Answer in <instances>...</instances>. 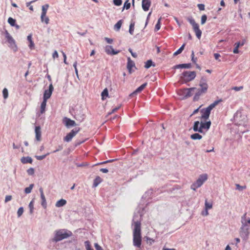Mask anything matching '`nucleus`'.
Segmentation results:
<instances>
[{
    "label": "nucleus",
    "mask_w": 250,
    "mask_h": 250,
    "mask_svg": "<svg viewBox=\"0 0 250 250\" xmlns=\"http://www.w3.org/2000/svg\"><path fill=\"white\" fill-rule=\"evenodd\" d=\"M54 234V237L52 239V241L55 243L70 237L73 234L71 231L66 229L56 230L55 231Z\"/></svg>",
    "instance_id": "f03ea898"
},
{
    "label": "nucleus",
    "mask_w": 250,
    "mask_h": 250,
    "mask_svg": "<svg viewBox=\"0 0 250 250\" xmlns=\"http://www.w3.org/2000/svg\"><path fill=\"white\" fill-rule=\"evenodd\" d=\"M150 4V0H142V8L145 11L148 10Z\"/></svg>",
    "instance_id": "6ab92c4d"
},
{
    "label": "nucleus",
    "mask_w": 250,
    "mask_h": 250,
    "mask_svg": "<svg viewBox=\"0 0 250 250\" xmlns=\"http://www.w3.org/2000/svg\"><path fill=\"white\" fill-rule=\"evenodd\" d=\"M196 76L194 71H184L180 76V79L183 83H187L193 80Z\"/></svg>",
    "instance_id": "7ed1b4c3"
},
{
    "label": "nucleus",
    "mask_w": 250,
    "mask_h": 250,
    "mask_svg": "<svg viewBox=\"0 0 250 250\" xmlns=\"http://www.w3.org/2000/svg\"><path fill=\"white\" fill-rule=\"evenodd\" d=\"M211 122L210 121H207L206 122H201L200 123L201 129L204 131V129H206V131L208 130L211 125Z\"/></svg>",
    "instance_id": "aec40b11"
},
{
    "label": "nucleus",
    "mask_w": 250,
    "mask_h": 250,
    "mask_svg": "<svg viewBox=\"0 0 250 250\" xmlns=\"http://www.w3.org/2000/svg\"><path fill=\"white\" fill-rule=\"evenodd\" d=\"M190 138L192 140H201L202 138V136L198 133H195L190 135Z\"/></svg>",
    "instance_id": "cd10ccee"
},
{
    "label": "nucleus",
    "mask_w": 250,
    "mask_h": 250,
    "mask_svg": "<svg viewBox=\"0 0 250 250\" xmlns=\"http://www.w3.org/2000/svg\"><path fill=\"white\" fill-rule=\"evenodd\" d=\"M12 197L11 195H6L5 198V202L7 203L11 200Z\"/></svg>",
    "instance_id": "4d7b16f0"
},
{
    "label": "nucleus",
    "mask_w": 250,
    "mask_h": 250,
    "mask_svg": "<svg viewBox=\"0 0 250 250\" xmlns=\"http://www.w3.org/2000/svg\"><path fill=\"white\" fill-rule=\"evenodd\" d=\"M181 64V68H190L191 67V63H183Z\"/></svg>",
    "instance_id": "49530a36"
},
{
    "label": "nucleus",
    "mask_w": 250,
    "mask_h": 250,
    "mask_svg": "<svg viewBox=\"0 0 250 250\" xmlns=\"http://www.w3.org/2000/svg\"><path fill=\"white\" fill-rule=\"evenodd\" d=\"M232 89H234V90L236 91H240L241 89H243V86H239V87L235 86V87H233L232 88Z\"/></svg>",
    "instance_id": "e2e57ef3"
},
{
    "label": "nucleus",
    "mask_w": 250,
    "mask_h": 250,
    "mask_svg": "<svg viewBox=\"0 0 250 250\" xmlns=\"http://www.w3.org/2000/svg\"><path fill=\"white\" fill-rule=\"evenodd\" d=\"M21 161L22 164H31L33 162V160L31 157L27 156L22 157L21 159Z\"/></svg>",
    "instance_id": "b1692460"
},
{
    "label": "nucleus",
    "mask_w": 250,
    "mask_h": 250,
    "mask_svg": "<svg viewBox=\"0 0 250 250\" xmlns=\"http://www.w3.org/2000/svg\"><path fill=\"white\" fill-rule=\"evenodd\" d=\"M84 244L86 250H93V249L91 248L90 242L88 241H86L84 242Z\"/></svg>",
    "instance_id": "79ce46f5"
},
{
    "label": "nucleus",
    "mask_w": 250,
    "mask_h": 250,
    "mask_svg": "<svg viewBox=\"0 0 250 250\" xmlns=\"http://www.w3.org/2000/svg\"><path fill=\"white\" fill-rule=\"evenodd\" d=\"M197 6L200 10H204L205 9V5L203 4H198Z\"/></svg>",
    "instance_id": "bf43d9fd"
},
{
    "label": "nucleus",
    "mask_w": 250,
    "mask_h": 250,
    "mask_svg": "<svg viewBox=\"0 0 250 250\" xmlns=\"http://www.w3.org/2000/svg\"><path fill=\"white\" fill-rule=\"evenodd\" d=\"M28 207L30 209V213L32 214L34 209V200H32L29 203Z\"/></svg>",
    "instance_id": "58836bf2"
},
{
    "label": "nucleus",
    "mask_w": 250,
    "mask_h": 250,
    "mask_svg": "<svg viewBox=\"0 0 250 250\" xmlns=\"http://www.w3.org/2000/svg\"><path fill=\"white\" fill-rule=\"evenodd\" d=\"M39 191L41 194V198L42 200L41 205L44 208H46L47 207V203L46 201L45 197L43 193V188H39Z\"/></svg>",
    "instance_id": "4468645a"
},
{
    "label": "nucleus",
    "mask_w": 250,
    "mask_h": 250,
    "mask_svg": "<svg viewBox=\"0 0 250 250\" xmlns=\"http://www.w3.org/2000/svg\"><path fill=\"white\" fill-rule=\"evenodd\" d=\"M101 96L102 97L103 100L104 99L105 97H107L108 96V91L106 88L104 89V90L102 91Z\"/></svg>",
    "instance_id": "4c0bfd02"
},
{
    "label": "nucleus",
    "mask_w": 250,
    "mask_h": 250,
    "mask_svg": "<svg viewBox=\"0 0 250 250\" xmlns=\"http://www.w3.org/2000/svg\"><path fill=\"white\" fill-rule=\"evenodd\" d=\"M23 212V208L22 207H20L17 211V215L19 217H20Z\"/></svg>",
    "instance_id": "09e8293b"
},
{
    "label": "nucleus",
    "mask_w": 250,
    "mask_h": 250,
    "mask_svg": "<svg viewBox=\"0 0 250 250\" xmlns=\"http://www.w3.org/2000/svg\"><path fill=\"white\" fill-rule=\"evenodd\" d=\"M80 127L73 129L66 135V136L63 138V141L66 142H70L72 138L80 131Z\"/></svg>",
    "instance_id": "6e6552de"
},
{
    "label": "nucleus",
    "mask_w": 250,
    "mask_h": 250,
    "mask_svg": "<svg viewBox=\"0 0 250 250\" xmlns=\"http://www.w3.org/2000/svg\"><path fill=\"white\" fill-rule=\"evenodd\" d=\"M235 47L233 49V52L234 54H237L239 53V44H238L237 45H234Z\"/></svg>",
    "instance_id": "5fc2aeb1"
},
{
    "label": "nucleus",
    "mask_w": 250,
    "mask_h": 250,
    "mask_svg": "<svg viewBox=\"0 0 250 250\" xmlns=\"http://www.w3.org/2000/svg\"><path fill=\"white\" fill-rule=\"evenodd\" d=\"M129 0H126L124 4L123 10L124 9H128L130 7V3L128 2Z\"/></svg>",
    "instance_id": "a19ab883"
},
{
    "label": "nucleus",
    "mask_w": 250,
    "mask_h": 250,
    "mask_svg": "<svg viewBox=\"0 0 250 250\" xmlns=\"http://www.w3.org/2000/svg\"><path fill=\"white\" fill-rule=\"evenodd\" d=\"M161 19V18L159 19V20H158L157 23L155 25V30L156 31H158V30H159L160 29V27H161V23H160Z\"/></svg>",
    "instance_id": "a18cd8bd"
},
{
    "label": "nucleus",
    "mask_w": 250,
    "mask_h": 250,
    "mask_svg": "<svg viewBox=\"0 0 250 250\" xmlns=\"http://www.w3.org/2000/svg\"><path fill=\"white\" fill-rule=\"evenodd\" d=\"M200 111L202 113L201 116L202 119L205 120L208 119L210 112L207 108L202 109Z\"/></svg>",
    "instance_id": "f3484780"
},
{
    "label": "nucleus",
    "mask_w": 250,
    "mask_h": 250,
    "mask_svg": "<svg viewBox=\"0 0 250 250\" xmlns=\"http://www.w3.org/2000/svg\"><path fill=\"white\" fill-rule=\"evenodd\" d=\"M95 247L96 250H103L102 248L97 243L95 244Z\"/></svg>",
    "instance_id": "680f3d73"
},
{
    "label": "nucleus",
    "mask_w": 250,
    "mask_h": 250,
    "mask_svg": "<svg viewBox=\"0 0 250 250\" xmlns=\"http://www.w3.org/2000/svg\"><path fill=\"white\" fill-rule=\"evenodd\" d=\"M62 123L67 128H70L77 125L76 122L74 120L66 117L63 118Z\"/></svg>",
    "instance_id": "9d476101"
},
{
    "label": "nucleus",
    "mask_w": 250,
    "mask_h": 250,
    "mask_svg": "<svg viewBox=\"0 0 250 250\" xmlns=\"http://www.w3.org/2000/svg\"><path fill=\"white\" fill-rule=\"evenodd\" d=\"M235 186L236 187V189L239 191H242L243 189H245L246 188V186H242L238 184H235Z\"/></svg>",
    "instance_id": "37998d69"
},
{
    "label": "nucleus",
    "mask_w": 250,
    "mask_h": 250,
    "mask_svg": "<svg viewBox=\"0 0 250 250\" xmlns=\"http://www.w3.org/2000/svg\"><path fill=\"white\" fill-rule=\"evenodd\" d=\"M54 87L52 83H51L48 89L44 91L43 93V99L47 100L51 97L52 92L53 91Z\"/></svg>",
    "instance_id": "9b49d317"
},
{
    "label": "nucleus",
    "mask_w": 250,
    "mask_h": 250,
    "mask_svg": "<svg viewBox=\"0 0 250 250\" xmlns=\"http://www.w3.org/2000/svg\"><path fill=\"white\" fill-rule=\"evenodd\" d=\"M205 209L208 210L212 208V204L211 202H208L207 200H206L205 203Z\"/></svg>",
    "instance_id": "473e14b6"
},
{
    "label": "nucleus",
    "mask_w": 250,
    "mask_h": 250,
    "mask_svg": "<svg viewBox=\"0 0 250 250\" xmlns=\"http://www.w3.org/2000/svg\"><path fill=\"white\" fill-rule=\"evenodd\" d=\"M46 103H47V100L43 99V101L42 102L41 105L40 112L42 114L43 113L45 112V107L46 105Z\"/></svg>",
    "instance_id": "a878e982"
},
{
    "label": "nucleus",
    "mask_w": 250,
    "mask_h": 250,
    "mask_svg": "<svg viewBox=\"0 0 250 250\" xmlns=\"http://www.w3.org/2000/svg\"><path fill=\"white\" fill-rule=\"evenodd\" d=\"M239 233L241 238L244 240H247L250 234L249 226H246V224L242 225Z\"/></svg>",
    "instance_id": "0eeeda50"
},
{
    "label": "nucleus",
    "mask_w": 250,
    "mask_h": 250,
    "mask_svg": "<svg viewBox=\"0 0 250 250\" xmlns=\"http://www.w3.org/2000/svg\"><path fill=\"white\" fill-rule=\"evenodd\" d=\"M207 20V16L206 15H203L201 17V24H204Z\"/></svg>",
    "instance_id": "de8ad7c7"
},
{
    "label": "nucleus",
    "mask_w": 250,
    "mask_h": 250,
    "mask_svg": "<svg viewBox=\"0 0 250 250\" xmlns=\"http://www.w3.org/2000/svg\"><path fill=\"white\" fill-rule=\"evenodd\" d=\"M195 89H196V87L184 88L180 90L178 92V94L182 96L183 99H187L192 96V92H194Z\"/></svg>",
    "instance_id": "423d86ee"
},
{
    "label": "nucleus",
    "mask_w": 250,
    "mask_h": 250,
    "mask_svg": "<svg viewBox=\"0 0 250 250\" xmlns=\"http://www.w3.org/2000/svg\"><path fill=\"white\" fill-rule=\"evenodd\" d=\"M8 23L11 26H14V25H15V24H16V21L15 19H14L13 18H11V17H9L8 19V21H7Z\"/></svg>",
    "instance_id": "f704fd0d"
},
{
    "label": "nucleus",
    "mask_w": 250,
    "mask_h": 250,
    "mask_svg": "<svg viewBox=\"0 0 250 250\" xmlns=\"http://www.w3.org/2000/svg\"><path fill=\"white\" fill-rule=\"evenodd\" d=\"M185 45V43H184L176 52L174 53L173 56H175L181 53L184 49Z\"/></svg>",
    "instance_id": "2f4dec72"
},
{
    "label": "nucleus",
    "mask_w": 250,
    "mask_h": 250,
    "mask_svg": "<svg viewBox=\"0 0 250 250\" xmlns=\"http://www.w3.org/2000/svg\"><path fill=\"white\" fill-rule=\"evenodd\" d=\"M62 148H63V146H62V145H59V146H58L56 150H54V151H53V153H56V152H58V151H60V150H62Z\"/></svg>",
    "instance_id": "6e6d98bb"
},
{
    "label": "nucleus",
    "mask_w": 250,
    "mask_h": 250,
    "mask_svg": "<svg viewBox=\"0 0 250 250\" xmlns=\"http://www.w3.org/2000/svg\"><path fill=\"white\" fill-rule=\"evenodd\" d=\"M58 56H59L58 53L57 51L56 50H55L52 55V57L53 58L55 59V58H58Z\"/></svg>",
    "instance_id": "774afa93"
},
{
    "label": "nucleus",
    "mask_w": 250,
    "mask_h": 250,
    "mask_svg": "<svg viewBox=\"0 0 250 250\" xmlns=\"http://www.w3.org/2000/svg\"><path fill=\"white\" fill-rule=\"evenodd\" d=\"M85 117V115L83 113L82 110H77L75 112V115L74 116V118L79 122H82Z\"/></svg>",
    "instance_id": "f8f14e48"
},
{
    "label": "nucleus",
    "mask_w": 250,
    "mask_h": 250,
    "mask_svg": "<svg viewBox=\"0 0 250 250\" xmlns=\"http://www.w3.org/2000/svg\"><path fill=\"white\" fill-rule=\"evenodd\" d=\"M7 41L9 44V46L12 48H14V47L15 48V49H14V51L17 50V46L16 45V42L14 39L12 38V36L10 37L9 38H8L6 39Z\"/></svg>",
    "instance_id": "412c9836"
},
{
    "label": "nucleus",
    "mask_w": 250,
    "mask_h": 250,
    "mask_svg": "<svg viewBox=\"0 0 250 250\" xmlns=\"http://www.w3.org/2000/svg\"><path fill=\"white\" fill-rule=\"evenodd\" d=\"M187 20L192 25L197 38L198 39H200L202 35V31L199 29V24L195 22V20L192 17H188Z\"/></svg>",
    "instance_id": "20e7f679"
},
{
    "label": "nucleus",
    "mask_w": 250,
    "mask_h": 250,
    "mask_svg": "<svg viewBox=\"0 0 250 250\" xmlns=\"http://www.w3.org/2000/svg\"><path fill=\"white\" fill-rule=\"evenodd\" d=\"M199 86L201 89H202V91L205 90L207 92L208 89V84L207 83H199Z\"/></svg>",
    "instance_id": "72a5a7b5"
},
{
    "label": "nucleus",
    "mask_w": 250,
    "mask_h": 250,
    "mask_svg": "<svg viewBox=\"0 0 250 250\" xmlns=\"http://www.w3.org/2000/svg\"><path fill=\"white\" fill-rule=\"evenodd\" d=\"M3 97L4 99H6L8 97V91L7 88H4L2 90Z\"/></svg>",
    "instance_id": "ea45409f"
},
{
    "label": "nucleus",
    "mask_w": 250,
    "mask_h": 250,
    "mask_svg": "<svg viewBox=\"0 0 250 250\" xmlns=\"http://www.w3.org/2000/svg\"><path fill=\"white\" fill-rule=\"evenodd\" d=\"M192 128H193L194 131H195V132H198L201 133H203L204 134H205V133L204 132V131L202 130V129H201L200 123L198 121H195L194 123V125H193Z\"/></svg>",
    "instance_id": "2eb2a0df"
},
{
    "label": "nucleus",
    "mask_w": 250,
    "mask_h": 250,
    "mask_svg": "<svg viewBox=\"0 0 250 250\" xmlns=\"http://www.w3.org/2000/svg\"><path fill=\"white\" fill-rule=\"evenodd\" d=\"M100 171L104 173H107L108 172V169L107 168H102L100 169Z\"/></svg>",
    "instance_id": "0e129e2a"
},
{
    "label": "nucleus",
    "mask_w": 250,
    "mask_h": 250,
    "mask_svg": "<svg viewBox=\"0 0 250 250\" xmlns=\"http://www.w3.org/2000/svg\"><path fill=\"white\" fill-rule=\"evenodd\" d=\"M113 3L115 5L120 6L122 3V0H113Z\"/></svg>",
    "instance_id": "3c124183"
},
{
    "label": "nucleus",
    "mask_w": 250,
    "mask_h": 250,
    "mask_svg": "<svg viewBox=\"0 0 250 250\" xmlns=\"http://www.w3.org/2000/svg\"><path fill=\"white\" fill-rule=\"evenodd\" d=\"M129 52L131 53L132 56L134 58H137V54L136 53H134L131 48L128 49Z\"/></svg>",
    "instance_id": "13d9d810"
},
{
    "label": "nucleus",
    "mask_w": 250,
    "mask_h": 250,
    "mask_svg": "<svg viewBox=\"0 0 250 250\" xmlns=\"http://www.w3.org/2000/svg\"><path fill=\"white\" fill-rule=\"evenodd\" d=\"M104 40L106 41V42L109 43L111 44L113 42V40L112 39L108 38L107 37H105Z\"/></svg>",
    "instance_id": "052dcab7"
},
{
    "label": "nucleus",
    "mask_w": 250,
    "mask_h": 250,
    "mask_svg": "<svg viewBox=\"0 0 250 250\" xmlns=\"http://www.w3.org/2000/svg\"><path fill=\"white\" fill-rule=\"evenodd\" d=\"M207 175H201L196 181L191 185V188L195 190L196 188L200 187L203 183L207 180Z\"/></svg>",
    "instance_id": "39448f33"
},
{
    "label": "nucleus",
    "mask_w": 250,
    "mask_h": 250,
    "mask_svg": "<svg viewBox=\"0 0 250 250\" xmlns=\"http://www.w3.org/2000/svg\"><path fill=\"white\" fill-rule=\"evenodd\" d=\"M34 187V184H32L29 185L28 187L24 189V192L26 194H29L31 192V190Z\"/></svg>",
    "instance_id": "c9c22d12"
},
{
    "label": "nucleus",
    "mask_w": 250,
    "mask_h": 250,
    "mask_svg": "<svg viewBox=\"0 0 250 250\" xmlns=\"http://www.w3.org/2000/svg\"><path fill=\"white\" fill-rule=\"evenodd\" d=\"M207 83L206 79L203 77H202V78L201 79L200 82H199V83Z\"/></svg>",
    "instance_id": "338daca9"
},
{
    "label": "nucleus",
    "mask_w": 250,
    "mask_h": 250,
    "mask_svg": "<svg viewBox=\"0 0 250 250\" xmlns=\"http://www.w3.org/2000/svg\"><path fill=\"white\" fill-rule=\"evenodd\" d=\"M147 84V83H143L138 87L133 92L131 93L129 96L133 97L134 95H136L137 93L141 92L146 87Z\"/></svg>",
    "instance_id": "a211bd4d"
},
{
    "label": "nucleus",
    "mask_w": 250,
    "mask_h": 250,
    "mask_svg": "<svg viewBox=\"0 0 250 250\" xmlns=\"http://www.w3.org/2000/svg\"><path fill=\"white\" fill-rule=\"evenodd\" d=\"M35 133L36 139L37 141H40L41 138V127L40 126H36L35 127Z\"/></svg>",
    "instance_id": "5701e85b"
},
{
    "label": "nucleus",
    "mask_w": 250,
    "mask_h": 250,
    "mask_svg": "<svg viewBox=\"0 0 250 250\" xmlns=\"http://www.w3.org/2000/svg\"><path fill=\"white\" fill-rule=\"evenodd\" d=\"M134 66V62L133 61H132L130 58H128L127 62V68L128 70V71L130 73H131L132 68Z\"/></svg>",
    "instance_id": "4be33fe9"
},
{
    "label": "nucleus",
    "mask_w": 250,
    "mask_h": 250,
    "mask_svg": "<svg viewBox=\"0 0 250 250\" xmlns=\"http://www.w3.org/2000/svg\"><path fill=\"white\" fill-rule=\"evenodd\" d=\"M49 154V153H47V154L41 156L36 155L35 157L38 160H42L44 159L47 155Z\"/></svg>",
    "instance_id": "c03bdc74"
},
{
    "label": "nucleus",
    "mask_w": 250,
    "mask_h": 250,
    "mask_svg": "<svg viewBox=\"0 0 250 250\" xmlns=\"http://www.w3.org/2000/svg\"><path fill=\"white\" fill-rule=\"evenodd\" d=\"M246 213H245V214H244L243 215V216L241 218V223H242V225H244V224H246Z\"/></svg>",
    "instance_id": "603ef678"
},
{
    "label": "nucleus",
    "mask_w": 250,
    "mask_h": 250,
    "mask_svg": "<svg viewBox=\"0 0 250 250\" xmlns=\"http://www.w3.org/2000/svg\"><path fill=\"white\" fill-rule=\"evenodd\" d=\"M134 25H135V22H131L130 24L129 28V33L131 35H133V32H134Z\"/></svg>",
    "instance_id": "e433bc0d"
},
{
    "label": "nucleus",
    "mask_w": 250,
    "mask_h": 250,
    "mask_svg": "<svg viewBox=\"0 0 250 250\" xmlns=\"http://www.w3.org/2000/svg\"><path fill=\"white\" fill-rule=\"evenodd\" d=\"M245 42H246V41L245 40H244L242 41V42H238L235 43L234 45H237L238 44L239 47L240 46H243L245 44Z\"/></svg>",
    "instance_id": "864d4df0"
},
{
    "label": "nucleus",
    "mask_w": 250,
    "mask_h": 250,
    "mask_svg": "<svg viewBox=\"0 0 250 250\" xmlns=\"http://www.w3.org/2000/svg\"><path fill=\"white\" fill-rule=\"evenodd\" d=\"M66 204V201L64 199H62L58 201L56 203V207H62L64 206Z\"/></svg>",
    "instance_id": "393cba45"
},
{
    "label": "nucleus",
    "mask_w": 250,
    "mask_h": 250,
    "mask_svg": "<svg viewBox=\"0 0 250 250\" xmlns=\"http://www.w3.org/2000/svg\"><path fill=\"white\" fill-rule=\"evenodd\" d=\"M102 181V178L99 176H97L94 180L93 187H96L98 185L100 184Z\"/></svg>",
    "instance_id": "bb28decb"
},
{
    "label": "nucleus",
    "mask_w": 250,
    "mask_h": 250,
    "mask_svg": "<svg viewBox=\"0 0 250 250\" xmlns=\"http://www.w3.org/2000/svg\"><path fill=\"white\" fill-rule=\"evenodd\" d=\"M49 7V5L48 4H44L42 7V14L41 16V20L42 22H44L46 24H48L49 23V19L48 17H45V20H43V18L45 17L47 9Z\"/></svg>",
    "instance_id": "1a4fd4ad"
},
{
    "label": "nucleus",
    "mask_w": 250,
    "mask_h": 250,
    "mask_svg": "<svg viewBox=\"0 0 250 250\" xmlns=\"http://www.w3.org/2000/svg\"><path fill=\"white\" fill-rule=\"evenodd\" d=\"M151 66H155V64L152 62L151 60H147L145 63V67L148 69Z\"/></svg>",
    "instance_id": "c756f323"
},
{
    "label": "nucleus",
    "mask_w": 250,
    "mask_h": 250,
    "mask_svg": "<svg viewBox=\"0 0 250 250\" xmlns=\"http://www.w3.org/2000/svg\"><path fill=\"white\" fill-rule=\"evenodd\" d=\"M220 101H215L213 103L208 106L207 108L210 112L211 110L219 103Z\"/></svg>",
    "instance_id": "7c9ffc66"
},
{
    "label": "nucleus",
    "mask_w": 250,
    "mask_h": 250,
    "mask_svg": "<svg viewBox=\"0 0 250 250\" xmlns=\"http://www.w3.org/2000/svg\"><path fill=\"white\" fill-rule=\"evenodd\" d=\"M120 106H118V107H115V108H113L111 112H109L108 113V114H112V113L117 111L120 108Z\"/></svg>",
    "instance_id": "69168bd1"
},
{
    "label": "nucleus",
    "mask_w": 250,
    "mask_h": 250,
    "mask_svg": "<svg viewBox=\"0 0 250 250\" xmlns=\"http://www.w3.org/2000/svg\"><path fill=\"white\" fill-rule=\"evenodd\" d=\"M34 169L33 168L30 167L27 170V173L29 175H33L34 174Z\"/></svg>",
    "instance_id": "8fccbe9b"
},
{
    "label": "nucleus",
    "mask_w": 250,
    "mask_h": 250,
    "mask_svg": "<svg viewBox=\"0 0 250 250\" xmlns=\"http://www.w3.org/2000/svg\"><path fill=\"white\" fill-rule=\"evenodd\" d=\"M133 236L134 246L137 248H140L142 244V236L141 223L139 221L134 222Z\"/></svg>",
    "instance_id": "f257e3e1"
},
{
    "label": "nucleus",
    "mask_w": 250,
    "mask_h": 250,
    "mask_svg": "<svg viewBox=\"0 0 250 250\" xmlns=\"http://www.w3.org/2000/svg\"><path fill=\"white\" fill-rule=\"evenodd\" d=\"M195 90H196V92H195V95L193 97L194 101H197L199 100V97L201 95L207 93V92L205 91V90L202 91V89H201V88H196V89H195Z\"/></svg>",
    "instance_id": "dca6fc26"
},
{
    "label": "nucleus",
    "mask_w": 250,
    "mask_h": 250,
    "mask_svg": "<svg viewBox=\"0 0 250 250\" xmlns=\"http://www.w3.org/2000/svg\"><path fill=\"white\" fill-rule=\"evenodd\" d=\"M123 23V20H119L115 25L114 26V29L115 31H118L120 29L122 24Z\"/></svg>",
    "instance_id": "c85d7f7f"
},
{
    "label": "nucleus",
    "mask_w": 250,
    "mask_h": 250,
    "mask_svg": "<svg viewBox=\"0 0 250 250\" xmlns=\"http://www.w3.org/2000/svg\"><path fill=\"white\" fill-rule=\"evenodd\" d=\"M105 51L107 54L110 55H115L120 52L119 50H115L111 45H106L105 47Z\"/></svg>",
    "instance_id": "ddd939ff"
}]
</instances>
